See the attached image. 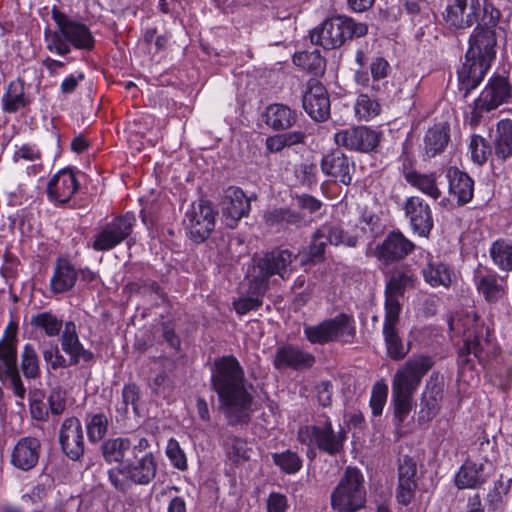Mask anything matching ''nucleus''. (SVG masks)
Masks as SVG:
<instances>
[{
	"label": "nucleus",
	"mask_w": 512,
	"mask_h": 512,
	"mask_svg": "<svg viewBox=\"0 0 512 512\" xmlns=\"http://www.w3.org/2000/svg\"><path fill=\"white\" fill-rule=\"evenodd\" d=\"M41 443L35 437H22L14 446L11 453V464L21 470L30 471L39 460Z\"/></svg>",
	"instance_id": "7c9ffc66"
},
{
	"label": "nucleus",
	"mask_w": 512,
	"mask_h": 512,
	"mask_svg": "<svg viewBox=\"0 0 512 512\" xmlns=\"http://www.w3.org/2000/svg\"><path fill=\"white\" fill-rule=\"evenodd\" d=\"M272 460L273 463L281 470V472L288 475L298 473L303 466V460L299 454L290 449L273 453Z\"/></svg>",
	"instance_id": "603ef678"
},
{
	"label": "nucleus",
	"mask_w": 512,
	"mask_h": 512,
	"mask_svg": "<svg viewBox=\"0 0 512 512\" xmlns=\"http://www.w3.org/2000/svg\"><path fill=\"white\" fill-rule=\"evenodd\" d=\"M446 177L449 183V193L456 198L459 206L469 203L474 195V180L457 167H450Z\"/></svg>",
	"instance_id": "473e14b6"
},
{
	"label": "nucleus",
	"mask_w": 512,
	"mask_h": 512,
	"mask_svg": "<svg viewBox=\"0 0 512 512\" xmlns=\"http://www.w3.org/2000/svg\"><path fill=\"white\" fill-rule=\"evenodd\" d=\"M60 344L62 351L69 357L70 365L75 366L80 361L90 362L94 358L93 353L85 349L81 343L76 325L72 321L65 323L60 336Z\"/></svg>",
	"instance_id": "c756f323"
},
{
	"label": "nucleus",
	"mask_w": 512,
	"mask_h": 512,
	"mask_svg": "<svg viewBox=\"0 0 512 512\" xmlns=\"http://www.w3.org/2000/svg\"><path fill=\"white\" fill-rule=\"evenodd\" d=\"M404 210L413 233L428 237L434 227L432 210L428 203L418 196H412L406 199Z\"/></svg>",
	"instance_id": "393cba45"
},
{
	"label": "nucleus",
	"mask_w": 512,
	"mask_h": 512,
	"mask_svg": "<svg viewBox=\"0 0 512 512\" xmlns=\"http://www.w3.org/2000/svg\"><path fill=\"white\" fill-rule=\"evenodd\" d=\"M158 463L152 452L141 457L127 458L124 462L108 470L111 485L121 493H127L134 485H149L156 477Z\"/></svg>",
	"instance_id": "423d86ee"
},
{
	"label": "nucleus",
	"mask_w": 512,
	"mask_h": 512,
	"mask_svg": "<svg viewBox=\"0 0 512 512\" xmlns=\"http://www.w3.org/2000/svg\"><path fill=\"white\" fill-rule=\"evenodd\" d=\"M20 368L23 376L28 380H35L41 376L38 351L31 343H26L22 348Z\"/></svg>",
	"instance_id": "de8ad7c7"
},
{
	"label": "nucleus",
	"mask_w": 512,
	"mask_h": 512,
	"mask_svg": "<svg viewBox=\"0 0 512 512\" xmlns=\"http://www.w3.org/2000/svg\"><path fill=\"white\" fill-rule=\"evenodd\" d=\"M293 63L314 75L323 74L326 67V61L317 49L313 51H300L295 53L293 56Z\"/></svg>",
	"instance_id": "09e8293b"
},
{
	"label": "nucleus",
	"mask_w": 512,
	"mask_h": 512,
	"mask_svg": "<svg viewBox=\"0 0 512 512\" xmlns=\"http://www.w3.org/2000/svg\"><path fill=\"white\" fill-rule=\"evenodd\" d=\"M492 470V463L487 456L481 461L466 460L455 476L459 489H473L484 484Z\"/></svg>",
	"instance_id": "bb28decb"
},
{
	"label": "nucleus",
	"mask_w": 512,
	"mask_h": 512,
	"mask_svg": "<svg viewBox=\"0 0 512 512\" xmlns=\"http://www.w3.org/2000/svg\"><path fill=\"white\" fill-rule=\"evenodd\" d=\"M369 69L373 82H378L388 76L390 65L383 57H375L370 62Z\"/></svg>",
	"instance_id": "0e129e2a"
},
{
	"label": "nucleus",
	"mask_w": 512,
	"mask_h": 512,
	"mask_svg": "<svg viewBox=\"0 0 512 512\" xmlns=\"http://www.w3.org/2000/svg\"><path fill=\"white\" fill-rule=\"evenodd\" d=\"M190 237L200 243L206 240L215 227V214L211 203L200 200L187 210L184 219Z\"/></svg>",
	"instance_id": "2eb2a0df"
},
{
	"label": "nucleus",
	"mask_w": 512,
	"mask_h": 512,
	"mask_svg": "<svg viewBox=\"0 0 512 512\" xmlns=\"http://www.w3.org/2000/svg\"><path fill=\"white\" fill-rule=\"evenodd\" d=\"M451 330L462 328L463 331V347L459 350V362L468 364L471 362L469 356L473 354L476 358H481L483 351V343L487 340L483 338V326L479 323V318L473 311L466 313L465 316L458 320L449 322Z\"/></svg>",
	"instance_id": "f8f14e48"
},
{
	"label": "nucleus",
	"mask_w": 512,
	"mask_h": 512,
	"mask_svg": "<svg viewBox=\"0 0 512 512\" xmlns=\"http://www.w3.org/2000/svg\"><path fill=\"white\" fill-rule=\"evenodd\" d=\"M131 449V441L128 438L118 437L103 442L101 452L104 460L109 463H122L127 451Z\"/></svg>",
	"instance_id": "49530a36"
},
{
	"label": "nucleus",
	"mask_w": 512,
	"mask_h": 512,
	"mask_svg": "<svg viewBox=\"0 0 512 512\" xmlns=\"http://www.w3.org/2000/svg\"><path fill=\"white\" fill-rule=\"evenodd\" d=\"M414 274L407 268L395 269L390 276L385 288L384 322L382 334L387 355L399 361L405 358L409 349L404 347L399 335L400 314L402 305L399 297L403 296L407 288L413 287Z\"/></svg>",
	"instance_id": "7ed1b4c3"
},
{
	"label": "nucleus",
	"mask_w": 512,
	"mask_h": 512,
	"mask_svg": "<svg viewBox=\"0 0 512 512\" xmlns=\"http://www.w3.org/2000/svg\"><path fill=\"white\" fill-rule=\"evenodd\" d=\"M17 345L0 342V381L11 388L16 397L24 399L26 388L17 365Z\"/></svg>",
	"instance_id": "f3484780"
},
{
	"label": "nucleus",
	"mask_w": 512,
	"mask_h": 512,
	"mask_svg": "<svg viewBox=\"0 0 512 512\" xmlns=\"http://www.w3.org/2000/svg\"><path fill=\"white\" fill-rule=\"evenodd\" d=\"M42 356L47 364L48 370H58L60 368H67L70 365L69 359H66L60 352L59 346L56 343H47L43 346Z\"/></svg>",
	"instance_id": "5fc2aeb1"
},
{
	"label": "nucleus",
	"mask_w": 512,
	"mask_h": 512,
	"mask_svg": "<svg viewBox=\"0 0 512 512\" xmlns=\"http://www.w3.org/2000/svg\"><path fill=\"white\" fill-rule=\"evenodd\" d=\"M174 388L172 379L165 373H158L153 379L152 389L157 395H165L166 392H171Z\"/></svg>",
	"instance_id": "338daca9"
},
{
	"label": "nucleus",
	"mask_w": 512,
	"mask_h": 512,
	"mask_svg": "<svg viewBox=\"0 0 512 512\" xmlns=\"http://www.w3.org/2000/svg\"><path fill=\"white\" fill-rule=\"evenodd\" d=\"M288 509L287 497L281 493L272 492L267 500V512H286Z\"/></svg>",
	"instance_id": "774afa93"
},
{
	"label": "nucleus",
	"mask_w": 512,
	"mask_h": 512,
	"mask_svg": "<svg viewBox=\"0 0 512 512\" xmlns=\"http://www.w3.org/2000/svg\"><path fill=\"white\" fill-rule=\"evenodd\" d=\"M473 284L487 303L500 302L507 294V279L499 275L495 270L478 264L473 270Z\"/></svg>",
	"instance_id": "4468645a"
},
{
	"label": "nucleus",
	"mask_w": 512,
	"mask_h": 512,
	"mask_svg": "<svg viewBox=\"0 0 512 512\" xmlns=\"http://www.w3.org/2000/svg\"><path fill=\"white\" fill-rule=\"evenodd\" d=\"M425 281L432 287H448L452 282L454 273L452 269L438 258L429 256L426 266L422 270Z\"/></svg>",
	"instance_id": "ea45409f"
},
{
	"label": "nucleus",
	"mask_w": 512,
	"mask_h": 512,
	"mask_svg": "<svg viewBox=\"0 0 512 512\" xmlns=\"http://www.w3.org/2000/svg\"><path fill=\"white\" fill-rule=\"evenodd\" d=\"M330 504L337 512H358L366 504L365 480L362 472L348 466L330 495Z\"/></svg>",
	"instance_id": "9d476101"
},
{
	"label": "nucleus",
	"mask_w": 512,
	"mask_h": 512,
	"mask_svg": "<svg viewBox=\"0 0 512 512\" xmlns=\"http://www.w3.org/2000/svg\"><path fill=\"white\" fill-rule=\"evenodd\" d=\"M262 303V299H258L257 297L247 294L246 296H241L234 300L233 307L237 314L245 315L250 311L257 310Z\"/></svg>",
	"instance_id": "e2e57ef3"
},
{
	"label": "nucleus",
	"mask_w": 512,
	"mask_h": 512,
	"mask_svg": "<svg viewBox=\"0 0 512 512\" xmlns=\"http://www.w3.org/2000/svg\"><path fill=\"white\" fill-rule=\"evenodd\" d=\"M328 242L323 236L318 235V229L312 234L310 245L304 250L307 262L318 263L323 261Z\"/></svg>",
	"instance_id": "bf43d9fd"
},
{
	"label": "nucleus",
	"mask_w": 512,
	"mask_h": 512,
	"mask_svg": "<svg viewBox=\"0 0 512 512\" xmlns=\"http://www.w3.org/2000/svg\"><path fill=\"white\" fill-rule=\"evenodd\" d=\"M512 87L504 76H494L489 79L486 87L474 101V113L481 115L498 108L511 98Z\"/></svg>",
	"instance_id": "dca6fc26"
},
{
	"label": "nucleus",
	"mask_w": 512,
	"mask_h": 512,
	"mask_svg": "<svg viewBox=\"0 0 512 512\" xmlns=\"http://www.w3.org/2000/svg\"><path fill=\"white\" fill-rule=\"evenodd\" d=\"M297 257V254L288 249H274L255 260L254 265L268 278L278 275L282 279H286L292 271L290 266Z\"/></svg>",
	"instance_id": "a878e982"
},
{
	"label": "nucleus",
	"mask_w": 512,
	"mask_h": 512,
	"mask_svg": "<svg viewBox=\"0 0 512 512\" xmlns=\"http://www.w3.org/2000/svg\"><path fill=\"white\" fill-rule=\"evenodd\" d=\"M77 278L75 267L66 259H58L50 279V290L54 294L67 292L74 287Z\"/></svg>",
	"instance_id": "e433bc0d"
},
{
	"label": "nucleus",
	"mask_w": 512,
	"mask_h": 512,
	"mask_svg": "<svg viewBox=\"0 0 512 512\" xmlns=\"http://www.w3.org/2000/svg\"><path fill=\"white\" fill-rule=\"evenodd\" d=\"M79 187L80 183L75 172L70 168H64L48 181L47 197L57 205H64L72 199Z\"/></svg>",
	"instance_id": "4be33fe9"
},
{
	"label": "nucleus",
	"mask_w": 512,
	"mask_h": 512,
	"mask_svg": "<svg viewBox=\"0 0 512 512\" xmlns=\"http://www.w3.org/2000/svg\"><path fill=\"white\" fill-rule=\"evenodd\" d=\"M318 235L323 236L329 244L334 246L356 247L358 244V237L348 234L338 224H323L318 228Z\"/></svg>",
	"instance_id": "a18cd8bd"
},
{
	"label": "nucleus",
	"mask_w": 512,
	"mask_h": 512,
	"mask_svg": "<svg viewBox=\"0 0 512 512\" xmlns=\"http://www.w3.org/2000/svg\"><path fill=\"white\" fill-rule=\"evenodd\" d=\"M483 16L469 37L465 62L458 71L459 91L467 97L484 79L496 57L498 38L504 33L500 26L501 11L485 2Z\"/></svg>",
	"instance_id": "f257e3e1"
},
{
	"label": "nucleus",
	"mask_w": 512,
	"mask_h": 512,
	"mask_svg": "<svg viewBox=\"0 0 512 512\" xmlns=\"http://www.w3.org/2000/svg\"><path fill=\"white\" fill-rule=\"evenodd\" d=\"M31 326L48 338L58 337L64 327L63 320L51 311H43L32 315Z\"/></svg>",
	"instance_id": "79ce46f5"
},
{
	"label": "nucleus",
	"mask_w": 512,
	"mask_h": 512,
	"mask_svg": "<svg viewBox=\"0 0 512 512\" xmlns=\"http://www.w3.org/2000/svg\"><path fill=\"white\" fill-rule=\"evenodd\" d=\"M109 419L104 412L87 413L85 426L88 440L92 443L101 441L108 432Z\"/></svg>",
	"instance_id": "8fccbe9b"
},
{
	"label": "nucleus",
	"mask_w": 512,
	"mask_h": 512,
	"mask_svg": "<svg viewBox=\"0 0 512 512\" xmlns=\"http://www.w3.org/2000/svg\"><path fill=\"white\" fill-rule=\"evenodd\" d=\"M269 279L254 265L251 271L247 294L262 299L269 289Z\"/></svg>",
	"instance_id": "13d9d810"
},
{
	"label": "nucleus",
	"mask_w": 512,
	"mask_h": 512,
	"mask_svg": "<svg viewBox=\"0 0 512 512\" xmlns=\"http://www.w3.org/2000/svg\"><path fill=\"white\" fill-rule=\"evenodd\" d=\"M493 158L505 162L512 157V120L502 119L497 122L491 134Z\"/></svg>",
	"instance_id": "72a5a7b5"
},
{
	"label": "nucleus",
	"mask_w": 512,
	"mask_h": 512,
	"mask_svg": "<svg viewBox=\"0 0 512 512\" xmlns=\"http://www.w3.org/2000/svg\"><path fill=\"white\" fill-rule=\"evenodd\" d=\"M51 17L57 29L44 31L45 47L49 52L65 56L72 48L87 51L94 48L95 38L85 23L72 19L56 6L51 9Z\"/></svg>",
	"instance_id": "39448f33"
},
{
	"label": "nucleus",
	"mask_w": 512,
	"mask_h": 512,
	"mask_svg": "<svg viewBox=\"0 0 512 512\" xmlns=\"http://www.w3.org/2000/svg\"><path fill=\"white\" fill-rule=\"evenodd\" d=\"M305 112L315 121L323 122L330 116V99L326 88L317 80L307 83V90L302 97Z\"/></svg>",
	"instance_id": "412c9836"
},
{
	"label": "nucleus",
	"mask_w": 512,
	"mask_h": 512,
	"mask_svg": "<svg viewBox=\"0 0 512 512\" xmlns=\"http://www.w3.org/2000/svg\"><path fill=\"white\" fill-rule=\"evenodd\" d=\"M367 32L366 24L344 15H336L315 27L310 32V39L313 44L329 50L341 47L354 37H363Z\"/></svg>",
	"instance_id": "0eeeda50"
},
{
	"label": "nucleus",
	"mask_w": 512,
	"mask_h": 512,
	"mask_svg": "<svg viewBox=\"0 0 512 512\" xmlns=\"http://www.w3.org/2000/svg\"><path fill=\"white\" fill-rule=\"evenodd\" d=\"M315 363L316 357L311 352L291 343L278 346L273 358V366L279 371H305L311 369Z\"/></svg>",
	"instance_id": "a211bd4d"
},
{
	"label": "nucleus",
	"mask_w": 512,
	"mask_h": 512,
	"mask_svg": "<svg viewBox=\"0 0 512 512\" xmlns=\"http://www.w3.org/2000/svg\"><path fill=\"white\" fill-rule=\"evenodd\" d=\"M263 5L271 10V16L275 19L285 20L292 14V6L283 0H264Z\"/></svg>",
	"instance_id": "680f3d73"
},
{
	"label": "nucleus",
	"mask_w": 512,
	"mask_h": 512,
	"mask_svg": "<svg viewBox=\"0 0 512 512\" xmlns=\"http://www.w3.org/2000/svg\"><path fill=\"white\" fill-rule=\"evenodd\" d=\"M135 224L136 217L132 212L113 218L97 229L92 248L98 252L112 250L130 237Z\"/></svg>",
	"instance_id": "9b49d317"
},
{
	"label": "nucleus",
	"mask_w": 512,
	"mask_h": 512,
	"mask_svg": "<svg viewBox=\"0 0 512 512\" xmlns=\"http://www.w3.org/2000/svg\"><path fill=\"white\" fill-rule=\"evenodd\" d=\"M251 199L247 197L244 191L235 186H230L224 190L221 209L226 224L234 227L238 221L247 217L251 210Z\"/></svg>",
	"instance_id": "b1692460"
},
{
	"label": "nucleus",
	"mask_w": 512,
	"mask_h": 512,
	"mask_svg": "<svg viewBox=\"0 0 512 512\" xmlns=\"http://www.w3.org/2000/svg\"><path fill=\"white\" fill-rule=\"evenodd\" d=\"M166 456L174 468L181 471L187 469L188 465L186 455L176 439L171 438L168 440L166 446Z\"/></svg>",
	"instance_id": "052dcab7"
},
{
	"label": "nucleus",
	"mask_w": 512,
	"mask_h": 512,
	"mask_svg": "<svg viewBox=\"0 0 512 512\" xmlns=\"http://www.w3.org/2000/svg\"><path fill=\"white\" fill-rule=\"evenodd\" d=\"M415 249V244L399 231L389 232L384 240L375 248V256L385 265L406 258Z\"/></svg>",
	"instance_id": "aec40b11"
},
{
	"label": "nucleus",
	"mask_w": 512,
	"mask_h": 512,
	"mask_svg": "<svg viewBox=\"0 0 512 512\" xmlns=\"http://www.w3.org/2000/svg\"><path fill=\"white\" fill-rule=\"evenodd\" d=\"M30 102L25 94L24 83L20 80L10 82L1 99L2 109L7 113H16L29 106Z\"/></svg>",
	"instance_id": "a19ab883"
},
{
	"label": "nucleus",
	"mask_w": 512,
	"mask_h": 512,
	"mask_svg": "<svg viewBox=\"0 0 512 512\" xmlns=\"http://www.w3.org/2000/svg\"><path fill=\"white\" fill-rule=\"evenodd\" d=\"M223 448L227 457L234 463L247 461L250 458L246 440L233 434L225 436Z\"/></svg>",
	"instance_id": "3c124183"
},
{
	"label": "nucleus",
	"mask_w": 512,
	"mask_h": 512,
	"mask_svg": "<svg viewBox=\"0 0 512 512\" xmlns=\"http://www.w3.org/2000/svg\"><path fill=\"white\" fill-rule=\"evenodd\" d=\"M489 255L500 271H512V240L497 239L491 244Z\"/></svg>",
	"instance_id": "c03bdc74"
},
{
	"label": "nucleus",
	"mask_w": 512,
	"mask_h": 512,
	"mask_svg": "<svg viewBox=\"0 0 512 512\" xmlns=\"http://www.w3.org/2000/svg\"><path fill=\"white\" fill-rule=\"evenodd\" d=\"M512 483V465L502 467L499 479L494 483L493 488L487 494L489 510L501 511L507 503L508 493Z\"/></svg>",
	"instance_id": "c9c22d12"
},
{
	"label": "nucleus",
	"mask_w": 512,
	"mask_h": 512,
	"mask_svg": "<svg viewBox=\"0 0 512 512\" xmlns=\"http://www.w3.org/2000/svg\"><path fill=\"white\" fill-rule=\"evenodd\" d=\"M211 383L218 396V409L227 424L247 425L253 412V385L248 382L238 359L233 355L216 358L211 370Z\"/></svg>",
	"instance_id": "f03ea898"
},
{
	"label": "nucleus",
	"mask_w": 512,
	"mask_h": 512,
	"mask_svg": "<svg viewBox=\"0 0 512 512\" xmlns=\"http://www.w3.org/2000/svg\"><path fill=\"white\" fill-rule=\"evenodd\" d=\"M469 148L473 162L478 165H483L489 157H493L491 144L482 136L473 135Z\"/></svg>",
	"instance_id": "6e6d98bb"
},
{
	"label": "nucleus",
	"mask_w": 512,
	"mask_h": 512,
	"mask_svg": "<svg viewBox=\"0 0 512 512\" xmlns=\"http://www.w3.org/2000/svg\"><path fill=\"white\" fill-rule=\"evenodd\" d=\"M48 403L52 414H62L66 407L64 392L59 388L53 389L48 396Z\"/></svg>",
	"instance_id": "69168bd1"
},
{
	"label": "nucleus",
	"mask_w": 512,
	"mask_h": 512,
	"mask_svg": "<svg viewBox=\"0 0 512 512\" xmlns=\"http://www.w3.org/2000/svg\"><path fill=\"white\" fill-rule=\"evenodd\" d=\"M382 133L367 126H355L338 130L334 134L337 146L349 151L370 153L377 149Z\"/></svg>",
	"instance_id": "ddd939ff"
},
{
	"label": "nucleus",
	"mask_w": 512,
	"mask_h": 512,
	"mask_svg": "<svg viewBox=\"0 0 512 512\" xmlns=\"http://www.w3.org/2000/svg\"><path fill=\"white\" fill-rule=\"evenodd\" d=\"M388 397V385L384 380L377 381L371 390L370 408L374 416H380L383 412Z\"/></svg>",
	"instance_id": "4d7b16f0"
},
{
	"label": "nucleus",
	"mask_w": 512,
	"mask_h": 512,
	"mask_svg": "<svg viewBox=\"0 0 512 512\" xmlns=\"http://www.w3.org/2000/svg\"><path fill=\"white\" fill-rule=\"evenodd\" d=\"M480 11V0H449L443 18L450 28L465 30L478 21Z\"/></svg>",
	"instance_id": "6ab92c4d"
},
{
	"label": "nucleus",
	"mask_w": 512,
	"mask_h": 512,
	"mask_svg": "<svg viewBox=\"0 0 512 512\" xmlns=\"http://www.w3.org/2000/svg\"><path fill=\"white\" fill-rule=\"evenodd\" d=\"M417 464L413 458L403 456L398 465V486L396 499L398 503L408 506L415 497L417 488Z\"/></svg>",
	"instance_id": "c85d7f7f"
},
{
	"label": "nucleus",
	"mask_w": 512,
	"mask_h": 512,
	"mask_svg": "<svg viewBox=\"0 0 512 512\" xmlns=\"http://www.w3.org/2000/svg\"><path fill=\"white\" fill-rule=\"evenodd\" d=\"M442 399L443 385L438 381L437 375H432L427 381L426 389L422 394L419 422L431 421L439 413Z\"/></svg>",
	"instance_id": "2f4dec72"
},
{
	"label": "nucleus",
	"mask_w": 512,
	"mask_h": 512,
	"mask_svg": "<svg viewBox=\"0 0 512 512\" xmlns=\"http://www.w3.org/2000/svg\"><path fill=\"white\" fill-rule=\"evenodd\" d=\"M263 217L265 224L277 231L300 228L306 224L305 217L300 212L287 207L268 210Z\"/></svg>",
	"instance_id": "f704fd0d"
},
{
	"label": "nucleus",
	"mask_w": 512,
	"mask_h": 512,
	"mask_svg": "<svg viewBox=\"0 0 512 512\" xmlns=\"http://www.w3.org/2000/svg\"><path fill=\"white\" fill-rule=\"evenodd\" d=\"M59 442L63 452L72 460H78L85 450L83 429L77 417L66 418L60 428Z\"/></svg>",
	"instance_id": "cd10ccee"
},
{
	"label": "nucleus",
	"mask_w": 512,
	"mask_h": 512,
	"mask_svg": "<svg viewBox=\"0 0 512 512\" xmlns=\"http://www.w3.org/2000/svg\"><path fill=\"white\" fill-rule=\"evenodd\" d=\"M432 366L431 357L420 355L408 359L395 372L391 385V402L394 406V425L397 429L402 427L410 414L414 394Z\"/></svg>",
	"instance_id": "20e7f679"
},
{
	"label": "nucleus",
	"mask_w": 512,
	"mask_h": 512,
	"mask_svg": "<svg viewBox=\"0 0 512 512\" xmlns=\"http://www.w3.org/2000/svg\"><path fill=\"white\" fill-rule=\"evenodd\" d=\"M450 141L448 123H438L429 128L424 137V152L427 158H433L446 149Z\"/></svg>",
	"instance_id": "4c0bfd02"
},
{
	"label": "nucleus",
	"mask_w": 512,
	"mask_h": 512,
	"mask_svg": "<svg viewBox=\"0 0 512 512\" xmlns=\"http://www.w3.org/2000/svg\"><path fill=\"white\" fill-rule=\"evenodd\" d=\"M264 118L267 126L279 131L291 128L297 120V114L287 105L271 104L266 108Z\"/></svg>",
	"instance_id": "58836bf2"
},
{
	"label": "nucleus",
	"mask_w": 512,
	"mask_h": 512,
	"mask_svg": "<svg viewBox=\"0 0 512 512\" xmlns=\"http://www.w3.org/2000/svg\"><path fill=\"white\" fill-rule=\"evenodd\" d=\"M355 115L359 120L368 121L379 115L381 106L376 98L370 97L368 94H359L355 105Z\"/></svg>",
	"instance_id": "864d4df0"
},
{
	"label": "nucleus",
	"mask_w": 512,
	"mask_h": 512,
	"mask_svg": "<svg viewBox=\"0 0 512 512\" xmlns=\"http://www.w3.org/2000/svg\"><path fill=\"white\" fill-rule=\"evenodd\" d=\"M404 178L411 186L434 200L441 196V191L436 183L435 173L422 174L416 170H409L404 172Z\"/></svg>",
	"instance_id": "37998d69"
},
{
	"label": "nucleus",
	"mask_w": 512,
	"mask_h": 512,
	"mask_svg": "<svg viewBox=\"0 0 512 512\" xmlns=\"http://www.w3.org/2000/svg\"><path fill=\"white\" fill-rule=\"evenodd\" d=\"M303 333L312 345H326L333 342L343 345L353 344L357 336L356 322L353 315L339 313L316 325H304Z\"/></svg>",
	"instance_id": "6e6552de"
},
{
	"label": "nucleus",
	"mask_w": 512,
	"mask_h": 512,
	"mask_svg": "<svg viewBox=\"0 0 512 512\" xmlns=\"http://www.w3.org/2000/svg\"><path fill=\"white\" fill-rule=\"evenodd\" d=\"M312 425L301 426L297 431V440L305 446H314L329 456H336L344 451L347 439L343 429L335 431L331 419L324 413Z\"/></svg>",
	"instance_id": "1a4fd4ad"
},
{
	"label": "nucleus",
	"mask_w": 512,
	"mask_h": 512,
	"mask_svg": "<svg viewBox=\"0 0 512 512\" xmlns=\"http://www.w3.org/2000/svg\"><path fill=\"white\" fill-rule=\"evenodd\" d=\"M321 170L323 174L336 183L350 185L355 172V164L340 150H333L324 155L321 159Z\"/></svg>",
	"instance_id": "5701e85b"
}]
</instances>
